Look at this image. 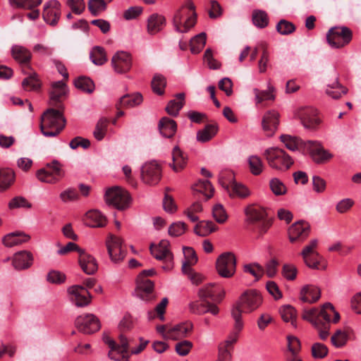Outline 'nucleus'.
Returning <instances> with one entry per match:
<instances>
[{"label":"nucleus","mask_w":361,"mask_h":361,"mask_svg":"<svg viewBox=\"0 0 361 361\" xmlns=\"http://www.w3.org/2000/svg\"><path fill=\"white\" fill-rule=\"evenodd\" d=\"M302 318L311 323L317 329L322 340H326L329 335L331 323L338 322L340 314L331 303L327 302L321 309H304Z\"/></svg>","instance_id":"1"},{"label":"nucleus","mask_w":361,"mask_h":361,"mask_svg":"<svg viewBox=\"0 0 361 361\" xmlns=\"http://www.w3.org/2000/svg\"><path fill=\"white\" fill-rule=\"evenodd\" d=\"M262 302V296L258 290L250 289L245 291L231 311L232 317L235 321L234 329L242 331L243 328L242 313H251L255 311L261 306Z\"/></svg>","instance_id":"2"},{"label":"nucleus","mask_w":361,"mask_h":361,"mask_svg":"<svg viewBox=\"0 0 361 361\" xmlns=\"http://www.w3.org/2000/svg\"><path fill=\"white\" fill-rule=\"evenodd\" d=\"M172 23L176 31L188 32L197 23L195 6L192 0H185L173 16Z\"/></svg>","instance_id":"3"},{"label":"nucleus","mask_w":361,"mask_h":361,"mask_svg":"<svg viewBox=\"0 0 361 361\" xmlns=\"http://www.w3.org/2000/svg\"><path fill=\"white\" fill-rule=\"evenodd\" d=\"M66 123L63 108H49L42 116L41 131L47 137L56 136L64 128Z\"/></svg>","instance_id":"4"},{"label":"nucleus","mask_w":361,"mask_h":361,"mask_svg":"<svg viewBox=\"0 0 361 361\" xmlns=\"http://www.w3.org/2000/svg\"><path fill=\"white\" fill-rule=\"evenodd\" d=\"M246 221L252 230H257L260 234L267 232L271 224L267 219L265 209L257 204L248 205L245 209Z\"/></svg>","instance_id":"5"},{"label":"nucleus","mask_w":361,"mask_h":361,"mask_svg":"<svg viewBox=\"0 0 361 361\" xmlns=\"http://www.w3.org/2000/svg\"><path fill=\"white\" fill-rule=\"evenodd\" d=\"M264 155L269 166L276 170H288L293 164L292 158L283 149L278 147L267 149Z\"/></svg>","instance_id":"6"},{"label":"nucleus","mask_w":361,"mask_h":361,"mask_svg":"<svg viewBox=\"0 0 361 361\" xmlns=\"http://www.w3.org/2000/svg\"><path fill=\"white\" fill-rule=\"evenodd\" d=\"M219 181L231 198L245 199L250 195L249 189L245 185L234 180L233 174L231 171L222 172Z\"/></svg>","instance_id":"7"},{"label":"nucleus","mask_w":361,"mask_h":361,"mask_svg":"<svg viewBox=\"0 0 361 361\" xmlns=\"http://www.w3.org/2000/svg\"><path fill=\"white\" fill-rule=\"evenodd\" d=\"M103 341L110 348L108 357L111 360H120L121 358H128L130 357V341L123 334H120L118 341H115L107 336L103 337Z\"/></svg>","instance_id":"8"},{"label":"nucleus","mask_w":361,"mask_h":361,"mask_svg":"<svg viewBox=\"0 0 361 361\" xmlns=\"http://www.w3.org/2000/svg\"><path fill=\"white\" fill-rule=\"evenodd\" d=\"M318 241L316 239L312 240L310 243L306 245L301 255L305 264L313 269H325L326 264L324 259L317 251Z\"/></svg>","instance_id":"9"},{"label":"nucleus","mask_w":361,"mask_h":361,"mask_svg":"<svg viewBox=\"0 0 361 361\" xmlns=\"http://www.w3.org/2000/svg\"><path fill=\"white\" fill-rule=\"evenodd\" d=\"M154 269L142 271L137 279V295L142 300L152 301L154 299V283L147 276L154 274Z\"/></svg>","instance_id":"10"},{"label":"nucleus","mask_w":361,"mask_h":361,"mask_svg":"<svg viewBox=\"0 0 361 361\" xmlns=\"http://www.w3.org/2000/svg\"><path fill=\"white\" fill-rule=\"evenodd\" d=\"M65 175L62 164L56 160H54L47 164V169L37 171L36 176L39 180L55 184Z\"/></svg>","instance_id":"11"},{"label":"nucleus","mask_w":361,"mask_h":361,"mask_svg":"<svg viewBox=\"0 0 361 361\" xmlns=\"http://www.w3.org/2000/svg\"><path fill=\"white\" fill-rule=\"evenodd\" d=\"M353 32L347 27H331L326 35L329 44L334 48H341L347 45L352 39Z\"/></svg>","instance_id":"12"},{"label":"nucleus","mask_w":361,"mask_h":361,"mask_svg":"<svg viewBox=\"0 0 361 361\" xmlns=\"http://www.w3.org/2000/svg\"><path fill=\"white\" fill-rule=\"evenodd\" d=\"M106 202L119 210L127 208L130 197L129 193L120 187H114L106 190L105 194Z\"/></svg>","instance_id":"13"},{"label":"nucleus","mask_w":361,"mask_h":361,"mask_svg":"<svg viewBox=\"0 0 361 361\" xmlns=\"http://www.w3.org/2000/svg\"><path fill=\"white\" fill-rule=\"evenodd\" d=\"M216 267L218 274L224 278H231L235 273L236 258L232 252H224L217 259Z\"/></svg>","instance_id":"14"},{"label":"nucleus","mask_w":361,"mask_h":361,"mask_svg":"<svg viewBox=\"0 0 361 361\" xmlns=\"http://www.w3.org/2000/svg\"><path fill=\"white\" fill-rule=\"evenodd\" d=\"M108 254L112 262L120 263L126 255V250L123 246V239L113 234H109L106 240Z\"/></svg>","instance_id":"15"},{"label":"nucleus","mask_w":361,"mask_h":361,"mask_svg":"<svg viewBox=\"0 0 361 361\" xmlns=\"http://www.w3.org/2000/svg\"><path fill=\"white\" fill-rule=\"evenodd\" d=\"M161 176V167L156 161L146 162L141 168V179L147 185H156Z\"/></svg>","instance_id":"16"},{"label":"nucleus","mask_w":361,"mask_h":361,"mask_svg":"<svg viewBox=\"0 0 361 361\" xmlns=\"http://www.w3.org/2000/svg\"><path fill=\"white\" fill-rule=\"evenodd\" d=\"M169 242L166 240L160 241L158 245H151V254L157 259L163 261L166 264L162 267L165 270L172 268L173 254L169 250Z\"/></svg>","instance_id":"17"},{"label":"nucleus","mask_w":361,"mask_h":361,"mask_svg":"<svg viewBox=\"0 0 361 361\" xmlns=\"http://www.w3.org/2000/svg\"><path fill=\"white\" fill-rule=\"evenodd\" d=\"M75 326L85 334H91L100 329L99 319L92 314L78 316L75 320Z\"/></svg>","instance_id":"18"},{"label":"nucleus","mask_w":361,"mask_h":361,"mask_svg":"<svg viewBox=\"0 0 361 361\" xmlns=\"http://www.w3.org/2000/svg\"><path fill=\"white\" fill-rule=\"evenodd\" d=\"M240 331H237L233 328V331L230 334L228 339L219 343L216 361H232L233 345L238 341V335Z\"/></svg>","instance_id":"19"},{"label":"nucleus","mask_w":361,"mask_h":361,"mask_svg":"<svg viewBox=\"0 0 361 361\" xmlns=\"http://www.w3.org/2000/svg\"><path fill=\"white\" fill-rule=\"evenodd\" d=\"M111 63L116 73L124 74L128 73L132 67V56L128 52L119 51L113 56Z\"/></svg>","instance_id":"20"},{"label":"nucleus","mask_w":361,"mask_h":361,"mask_svg":"<svg viewBox=\"0 0 361 361\" xmlns=\"http://www.w3.org/2000/svg\"><path fill=\"white\" fill-rule=\"evenodd\" d=\"M70 300L77 307H84L90 302V294L82 286L74 285L68 288Z\"/></svg>","instance_id":"21"},{"label":"nucleus","mask_w":361,"mask_h":361,"mask_svg":"<svg viewBox=\"0 0 361 361\" xmlns=\"http://www.w3.org/2000/svg\"><path fill=\"white\" fill-rule=\"evenodd\" d=\"M304 145L314 161L317 164H323L332 157V154L325 150L317 142L308 140L304 143Z\"/></svg>","instance_id":"22"},{"label":"nucleus","mask_w":361,"mask_h":361,"mask_svg":"<svg viewBox=\"0 0 361 361\" xmlns=\"http://www.w3.org/2000/svg\"><path fill=\"white\" fill-rule=\"evenodd\" d=\"M61 16V4L56 0H50L44 5L43 19L51 26H55Z\"/></svg>","instance_id":"23"},{"label":"nucleus","mask_w":361,"mask_h":361,"mask_svg":"<svg viewBox=\"0 0 361 361\" xmlns=\"http://www.w3.org/2000/svg\"><path fill=\"white\" fill-rule=\"evenodd\" d=\"M317 111L312 107H303L296 113V116L300 120L302 124L306 128L313 129L319 123L317 117Z\"/></svg>","instance_id":"24"},{"label":"nucleus","mask_w":361,"mask_h":361,"mask_svg":"<svg viewBox=\"0 0 361 361\" xmlns=\"http://www.w3.org/2000/svg\"><path fill=\"white\" fill-rule=\"evenodd\" d=\"M224 291L221 290L219 285L209 283L199 290L198 295L201 300H207L210 299L214 302H219L224 296Z\"/></svg>","instance_id":"25"},{"label":"nucleus","mask_w":361,"mask_h":361,"mask_svg":"<svg viewBox=\"0 0 361 361\" xmlns=\"http://www.w3.org/2000/svg\"><path fill=\"white\" fill-rule=\"evenodd\" d=\"M279 123V114L272 110L267 111L262 120V127L265 135L271 137L274 135Z\"/></svg>","instance_id":"26"},{"label":"nucleus","mask_w":361,"mask_h":361,"mask_svg":"<svg viewBox=\"0 0 361 361\" xmlns=\"http://www.w3.org/2000/svg\"><path fill=\"white\" fill-rule=\"evenodd\" d=\"M310 233V225L304 221L293 224L288 229V237L291 243L303 241Z\"/></svg>","instance_id":"27"},{"label":"nucleus","mask_w":361,"mask_h":361,"mask_svg":"<svg viewBox=\"0 0 361 361\" xmlns=\"http://www.w3.org/2000/svg\"><path fill=\"white\" fill-rule=\"evenodd\" d=\"M192 329V324L190 322H186L168 329L166 336L169 339L178 340L188 336L191 333Z\"/></svg>","instance_id":"28"},{"label":"nucleus","mask_w":361,"mask_h":361,"mask_svg":"<svg viewBox=\"0 0 361 361\" xmlns=\"http://www.w3.org/2000/svg\"><path fill=\"white\" fill-rule=\"evenodd\" d=\"M78 262L82 270L87 274L92 275L97 271L98 264L95 258L85 250L78 256Z\"/></svg>","instance_id":"29"},{"label":"nucleus","mask_w":361,"mask_h":361,"mask_svg":"<svg viewBox=\"0 0 361 361\" xmlns=\"http://www.w3.org/2000/svg\"><path fill=\"white\" fill-rule=\"evenodd\" d=\"M190 312L197 314H202L206 312H210L214 315H216L219 312V308L217 306L208 300H202V302L195 301L190 304Z\"/></svg>","instance_id":"30"},{"label":"nucleus","mask_w":361,"mask_h":361,"mask_svg":"<svg viewBox=\"0 0 361 361\" xmlns=\"http://www.w3.org/2000/svg\"><path fill=\"white\" fill-rule=\"evenodd\" d=\"M32 255L30 252L23 250L16 252L12 260L13 267L17 270L28 269L32 264Z\"/></svg>","instance_id":"31"},{"label":"nucleus","mask_w":361,"mask_h":361,"mask_svg":"<svg viewBox=\"0 0 361 361\" xmlns=\"http://www.w3.org/2000/svg\"><path fill=\"white\" fill-rule=\"evenodd\" d=\"M66 93V85L63 81L55 82L52 85L50 92V105L56 108H63L60 104V99Z\"/></svg>","instance_id":"32"},{"label":"nucleus","mask_w":361,"mask_h":361,"mask_svg":"<svg viewBox=\"0 0 361 361\" xmlns=\"http://www.w3.org/2000/svg\"><path fill=\"white\" fill-rule=\"evenodd\" d=\"M85 224L92 228H102L106 224V218L99 210L92 209L86 213Z\"/></svg>","instance_id":"33"},{"label":"nucleus","mask_w":361,"mask_h":361,"mask_svg":"<svg viewBox=\"0 0 361 361\" xmlns=\"http://www.w3.org/2000/svg\"><path fill=\"white\" fill-rule=\"evenodd\" d=\"M158 127L160 133L166 138L173 137L177 130L176 123L168 117H163L159 121Z\"/></svg>","instance_id":"34"},{"label":"nucleus","mask_w":361,"mask_h":361,"mask_svg":"<svg viewBox=\"0 0 361 361\" xmlns=\"http://www.w3.org/2000/svg\"><path fill=\"white\" fill-rule=\"evenodd\" d=\"M187 155L180 150L178 146L173 147L172 150L173 163L170 165L175 172H178L185 168L187 164Z\"/></svg>","instance_id":"35"},{"label":"nucleus","mask_w":361,"mask_h":361,"mask_svg":"<svg viewBox=\"0 0 361 361\" xmlns=\"http://www.w3.org/2000/svg\"><path fill=\"white\" fill-rule=\"evenodd\" d=\"M166 23L164 16L154 13L152 14L147 21V32L150 35H155L161 30Z\"/></svg>","instance_id":"36"},{"label":"nucleus","mask_w":361,"mask_h":361,"mask_svg":"<svg viewBox=\"0 0 361 361\" xmlns=\"http://www.w3.org/2000/svg\"><path fill=\"white\" fill-rule=\"evenodd\" d=\"M142 102V96L140 93L126 94L120 98L116 104V108H132L140 104Z\"/></svg>","instance_id":"37"},{"label":"nucleus","mask_w":361,"mask_h":361,"mask_svg":"<svg viewBox=\"0 0 361 361\" xmlns=\"http://www.w3.org/2000/svg\"><path fill=\"white\" fill-rule=\"evenodd\" d=\"M319 298L320 290L316 286L307 285L304 286L300 291V298L305 302H315Z\"/></svg>","instance_id":"38"},{"label":"nucleus","mask_w":361,"mask_h":361,"mask_svg":"<svg viewBox=\"0 0 361 361\" xmlns=\"http://www.w3.org/2000/svg\"><path fill=\"white\" fill-rule=\"evenodd\" d=\"M30 236L20 232L11 233L5 235L3 238V243L6 247H13L27 242Z\"/></svg>","instance_id":"39"},{"label":"nucleus","mask_w":361,"mask_h":361,"mask_svg":"<svg viewBox=\"0 0 361 361\" xmlns=\"http://www.w3.org/2000/svg\"><path fill=\"white\" fill-rule=\"evenodd\" d=\"M252 91L255 97L257 104H262L267 101H274L275 99V95L274 94L275 88L269 83L267 90H260L257 88H254Z\"/></svg>","instance_id":"40"},{"label":"nucleus","mask_w":361,"mask_h":361,"mask_svg":"<svg viewBox=\"0 0 361 361\" xmlns=\"http://www.w3.org/2000/svg\"><path fill=\"white\" fill-rule=\"evenodd\" d=\"M13 59L20 63L27 66L31 59L30 52L23 47L13 46L11 49Z\"/></svg>","instance_id":"41"},{"label":"nucleus","mask_w":361,"mask_h":361,"mask_svg":"<svg viewBox=\"0 0 361 361\" xmlns=\"http://www.w3.org/2000/svg\"><path fill=\"white\" fill-rule=\"evenodd\" d=\"M15 180V173L10 169H0V192L11 187Z\"/></svg>","instance_id":"42"},{"label":"nucleus","mask_w":361,"mask_h":361,"mask_svg":"<svg viewBox=\"0 0 361 361\" xmlns=\"http://www.w3.org/2000/svg\"><path fill=\"white\" fill-rule=\"evenodd\" d=\"M184 93H178L176 99L171 100L166 107V112L173 116H176L184 104Z\"/></svg>","instance_id":"43"},{"label":"nucleus","mask_w":361,"mask_h":361,"mask_svg":"<svg viewBox=\"0 0 361 361\" xmlns=\"http://www.w3.org/2000/svg\"><path fill=\"white\" fill-rule=\"evenodd\" d=\"M183 255L185 261L183 263L182 271L186 272L190 271L191 267L196 264L197 262V257L195 250L192 247H183Z\"/></svg>","instance_id":"44"},{"label":"nucleus","mask_w":361,"mask_h":361,"mask_svg":"<svg viewBox=\"0 0 361 361\" xmlns=\"http://www.w3.org/2000/svg\"><path fill=\"white\" fill-rule=\"evenodd\" d=\"M217 130L216 124H208L204 129L197 132V140L201 142H208L216 134Z\"/></svg>","instance_id":"45"},{"label":"nucleus","mask_w":361,"mask_h":361,"mask_svg":"<svg viewBox=\"0 0 361 361\" xmlns=\"http://www.w3.org/2000/svg\"><path fill=\"white\" fill-rule=\"evenodd\" d=\"M217 226L211 221H201L195 227V232L198 235L207 236L216 231Z\"/></svg>","instance_id":"46"},{"label":"nucleus","mask_w":361,"mask_h":361,"mask_svg":"<svg viewBox=\"0 0 361 361\" xmlns=\"http://www.w3.org/2000/svg\"><path fill=\"white\" fill-rule=\"evenodd\" d=\"M348 92V89L341 85L338 80H336L331 85H329L326 90V93L333 99H339L342 94H345Z\"/></svg>","instance_id":"47"},{"label":"nucleus","mask_w":361,"mask_h":361,"mask_svg":"<svg viewBox=\"0 0 361 361\" xmlns=\"http://www.w3.org/2000/svg\"><path fill=\"white\" fill-rule=\"evenodd\" d=\"M252 20L253 24L259 27L264 28L269 24V17L266 11L255 9L252 11Z\"/></svg>","instance_id":"48"},{"label":"nucleus","mask_w":361,"mask_h":361,"mask_svg":"<svg viewBox=\"0 0 361 361\" xmlns=\"http://www.w3.org/2000/svg\"><path fill=\"white\" fill-rule=\"evenodd\" d=\"M207 35L205 32H201L191 39L190 42V51L192 54L200 53L206 44Z\"/></svg>","instance_id":"49"},{"label":"nucleus","mask_w":361,"mask_h":361,"mask_svg":"<svg viewBox=\"0 0 361 361\" xmlns=\"http://www.w3.org/2000/svg\"><path fill=\"white\" fill-rule=\"evenodd\" d=\"M193 190L202 193L207 200L211 198L214 192V188L209 180H199L194 185Z\"/></svg>","instance_id":"50"},{"label":"nucleus","mask_w":361,"mask_h":361,"mask_svg":"<svg viewBox=\"0 0 361 361\" xmlns=\"http://www.w3.org/2000/svg\"><path fill=\"white\" fill-rule=\"evenodd\" d=\"M92 63L97 66H102L107 61L106 54L103 47H94L90 53Z\"/></svg>","instance_id":"51"},{"label":"nucleus","mask_w":361,"mask_h":361,"mask_svg":"<svg viewBox=\"0 0 361 361\" xmlns=\"http://www.w3.org/2000/svg\"><path fill=\"white\" fill-rule=\"evenodd\" d=\"M247 162L250 171L253 175L258 176L262 172L264 165L260 157L256 155L250 156L247 159Z\"/></svg>","instance_id":"52"},{"label":"nucleus","mask_w":361,"mask_h":361,"mask_svg":"<svg viewBox=\"0 0 361 361\" xmlns=\"http://www.w3.org/2000/svg\"><path fill=\"white\" fill-rule=\"evenodd\" d=\"M23 87L25 90H37L40 87V81L35 73H30L22 82Z\"/></svg>","instance_id":"53"},{"label":"nucleus","mask_w":361,"mask_h":361,"mask_svg":"<svg viewBox=\"0 0 361 361\" xmlns=\"http://www.w3.org/2000/svg\"><path fill=\"white\" fill-rule=\"evenodd\" d=\"M169 300L166 298H164L156 306L154 311L148 312V318L149 320L154 319L157 317L161 321L164 319V313Z\"/></svg>","instance_id":"54"},{"label":"nucleus","mask_w":361,"mask_h":361,"mask_svg":"<svg viewBox=\"0 0 361 361\" xmlns=\"http://www.w3.org/2000/svg\"><path fill=\"white\" fill-rule=\"evenodd\" d=\"M283 320L290 322L293 326L296 325V310L291 305H284L280 310Z\"/></svg>","instance_id":"55"},{"label":"nucleus","mask_w":361,"mask_h":361,"mask_svg":"<svg viewBox=\"0 0 361 361\" xmlns=\"http://www.w3.org/2000/svg\"><path fill=\"white\" fill-rule=\"evenodd\" d=\"M75 85L78 89L87 93H92L94 89L93 81L87 77L81 76L75 80Z\"/></svg>","instance_id":"56"},{"label":"nucleus","mask_w":361,"mask_h":361,"mask_svg":"<svg viewBox=\"0 0 361 361\" xmlns=\"http://www.w3.org/2000/svg\"><path fill=\"white\" fill-rule=\"evenodd\" d=\"M348 339L347 332L341 329H338L331 336V341L336 348H340L345 345Z\"/></svg>","instance_id":"57"},{"label":"nucleus","mask_w":361,"mask_h":361,"mask_svg":"<svg viewBox=\"0 0 361 361\" xmlns=\"http://www.w3.org/2000/svg\"><path fill=\"white\" fill-rule=\"evenodd\" d=\"M13 6L32 10L41 4L42 0H9Z\"/></svg>","instance_id":"58"},{"label":"nucleus","mask_w":361,"mask_h":361,"mask_svg":"<svg viewBox=\"0 0 361 361\" xmlns=\"http://www.w3.org/2000/svg\"><path fill=\"white\" fill-rule=\"evenodd\" d=\"M166 85V78L163 75L157 74L154 76L152 81V88L155 93L159 95L163 94Z\"/></svg>","instance_id":"59"},{"label":"nucleus","mask_w":361,"mask_h":361,"mask_svg":"<svg viewBox=\"0 0 361 361\" xmlns=\"http://www.w3.org/2000/svg\"><path fill=\"white\" fill-rule=\"evenodd\" d=\"M87 6L90 13L97 16L101 11L106 9V3L104 0H89Z\"/></svg>","instance_id":"60"},{"label":"nucleus","mask_w":361,"mask_h":361,"mask_svg":"<svg viewBox=\"0 0 361 361\" xmlns=\"http://www.w3.org/2000/svg\"><path fill=\"white\" fill-rule=\"evenodd\" d=\"M280 140L283 143H284L286 147L291 151H295L298 149V146L302 143L300 140L288 135H281Z\"/></svg>","instance_id":"61"},{"label":"nucleus","mask_w":361,"mask_h":361,"mask_svg":"<svg viewBox=\"0 0 361 361\" xmlns=\"http://www.w3.org/2000/svg\"><path fill=\"white\" fill-rule=\"evenodd\" d=\"M276 30L282 35H288L295 30V26L286 20H281L276 25Z\"/></svg>","instance_id":"62"},{"label":"nucleus","mask_w":361,"mask_h":361,"mask_svg":"<svg viewBox=\"0 0 361 361\" xmlns=\"http://www.w3.org/2000/svg\"><path fill=\"white\" fill-rule=\"evenodd\" d=\"M259 47L262 51V56L258 62V68L260 73H264L267 71V64L269 61V52L264 43L260 44Z\"/></svg>","instance_id":"63"},{"label":"nucleus","mask_w":361,"mask_h":361,"mask_svg":"<svg viewBox=\"0 0 361 361\" xmlns=\"http://www.w3.org/2000/svg\"><path fill=\"white\" fill-rule=\"evenodd\" d=\"M212 215L214 219L219 224H224L228 218L226 210L221 204H217L213 207Z\"/></svg>","instance_id":"64"}]
</instances>
